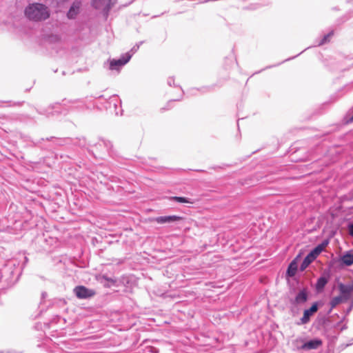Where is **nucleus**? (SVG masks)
<instances>
[{"mask_svg": "<svg viewBox=\"0 0 353 353\" xmlns=\"http://www.w3.org/2000/svg\"><path fill=\"white\" fill-rule=\"evenodd\" d=\"M351 121H353V117L351 118Z\"/></svg>", "mask_w": 353, "mask_h": 353, "instance_id": "4be33fe9", "label": "nucleus"}, {"mask_svg": "<svg viewBox=\"0 0 353 353\" xmlns=\"http://www.w3.org/2000/svg\"><path fill=\"white\" fill-rule=\"evenodd\" d=\"M172 200L177 201L179 203H192V202H190L188 201V199L185 197H181V196H173L171 198Z\"/></svg>", "mask_w": 353, "mask_h": 353, "instance_id": "dca6fc26", "label": "nucleus"}, {"mask_svg": "<svg viewBox=\"0 0 353 353\" xmlns=\"http://www.w3.org/2000/svg\"><path fill=\"white\" fill-rule=\"evenodd\" d=\"M348 233L350 236H353V222L347 225Z\"/></svg>", "mask_w": 353, "mask_h": 353, "instance_id": "aec40b11", "label": "nucleus"}, {"mask_svg": "<svg viewBox=\"0 0 353 353\" xmlns=\"http://www.w3.org/2000/svg\"><path fill=\"white\" fill-rule=\"evenodd\" d=\"M80 8V2H74L70 7L68 12V18L72 19L74 18L75 16L77 14Z\"/></svg>", "mask_w": 353, "mask_h": 353, "instance_id": "9d476101", "label": "nucleus"}, {"mask_svg": "<svg viewBox=\"0 0 353 353\" xmlns=\"http://www.w3.org/2000/svg\"><path fill=\"white\" fill-rule=\"evenodd\" d=\"M329 37H330V34H327V36L324 37L323 41L321 43V44H323V43H325Z\"/></svg>", "mask_w": 353, "mask_h": 353, "instance_id": "412c9836", "label": "nucleus"}, {"mask_svg": "<svg viewBox=\"0 0 353 353\" xmlns=\"http://www.w3.org/2000/svg\"><path fill=\"white\" fill-rule=\"evenodd\" d=\"M307 299V292L305 290H301L300 291L296 298H295V301L297 303H305Z\"/></svg>", "mask_w": 353, "mask_h": 353, "instance_id": "ddd939ff", "label": "nucleus"}, {"mask_svg": "<svg viewBox=\"0 0 353 353\" xmlns=\"http://www.w3.org/2000/svg\"><path fill=\"white\" fill-rule=\"evenodd\" d=\"M318 310V303H314L310 309L305 310L303 312V316L301 319V324H306L310 321V316L313 315Z\"/></svg>", "mask_w": 353, "mask_h": 353, "instance_id": "39448f33", "label": "nucleus"}, {"mask_svg": "<svg viewBox=\"0 0 353 353\" xmlns=\"http://www.w3.org/2000/svg\"><path fill=\"white\" fill-rule=\"evenodd\" d=\"M297 269H298L297 263L295 260H294L290 263V265L288 266V268L287 270V275L290 277L294 276L297 272Z\"/></svg>", "mask_w": 353, "mask_h": 353, "instance_id": "9b49d317", "label": "nucleus"}, {"mask_svg": "<svg viewBox=\"0 0 353 353\" xmlns=\"http://www.w3.org/2000/svg\"><path fill=\"white\" fill-rule=\"evenodd\" d=\"M326 244H321L316 246L314 250H312L314 252H316L318 255L323 250Z\"/></svg>", "mask_w": 353, "mask_h": 353, "instance_id": "f3484780", "label": "nucleus"}, {"mask_svg": "<svg viewBox=\"0 0 353 353\" xmlns=\"http://www.w3.org/2000/svg\"><path fill=\"white\" fill-rule=\"evenodd\" d=\"M111 0H92V4L96 9L108 12L110 8Z\"/></svg>", "mask_w": 353, "mask_h": 353, "instance_id": "423d86ee", "label": "nucleus"}, {"mask_svg": "<svg viewBox=\"0 0 353 353\" xmlns=\"http://www.w3.org/2000/svg\"><path fill=\"white\" fill-rule=\"evenodd\" d=\"M307 256L312 260L314 261L319 255L314 252L313 250H312L308 254Z\"/></svg>", "mask_w": 353, "mask_h": 353, "instance_id": "a211bd4d", "label": "nucleus"}, {"mask_svg": "<svg viewBox=\"0 0 353 353\" xmlns=\"http://www.w3.org/2000/svg\"><path fill=\"white\" fill-rule=\"evenodd\" d=\"M312 261H313L307 255L301 265V270H304Z\"/></svg>", "mask_w": 353, "mask_h": 353, "instance_id": "2eb2a0df", "label": "nucleus"}, {"mask_svg": "<svg viewBox=\"0 0 353 353\" xmlns=\"http://www.w3.org/2000/svg\"><path fill=\"white\" fill-rule=\"evenodd\" d=\"M328 282V279L325 276H321L317 280V282L316 283V289L318 292L322 291L326 284Z\"/></svg>", "mask_w": 353, "mask_h": 353, "instance_id": "f8f14e48", "label": "nucleus"}, {"mask_svg": "<svg viewBox=\"0 0 353 353\" xmlns=\"http://www.w3.org/2000/svg\"><path fill=\"white\" fill-rule=\"evenodd\" d=\"M322 345V341L320 339H313L310 340L306 343H304L301 349L303 350H315L319 347Z\"/></svg>", "mask_w": 353, "mask_h": 353, "instance_id": "0eeeda50", "label": "nucleus"}, {"mask_svg": "<svg viewBox=\"0 0 353 353\" xmlns=\"http://www.w3.org/2000/svg\"><path fill=\"white\" fill-rule=\"evenodd\" d=\"M74 293L77 298L81 299L90 298L95 294L94 290L88 289L83 285L77 286L74 289Z\"/></svg>", "mask_w": 353, "mask_h": 353, "instance_id": "f03ea898", "label": "nucleus"}, {"mask_svg": "<svg viewBox=\"0 0 353 353\" xmlns=\"http://www.w3.org/2000/svg\"><path fill=\"white\" fill-rule=\"evenodd\" d=\"M346 301V300H345L343 297H341V296H335L334 298H332L330 301V305H331V308L333 309L334 308L336 305H338L339 304H340L341 303H343V302H345Z\"/></svg>", "mask_w": 353, "mask_h": 353, "instance_id": "4468645a", "label": "nucleus"}, {"mask_svg": "<svg viewBox=\"0 0 353 353\" xmlns=\"http://www.w3.org/2000/svg\"><path fill=\"white\" fill-rule=\"evenodd\" d=\"M25 14L30 20L41 21L49 17V11L43 4L32 3L26 8Z\"/></svg>", "mask_w": 353, "mask_h": 353, "instance_id": "f257e3e1", "label": "nucleus"}, {"mask_svg": "<svg viewBox=\"0 0 353 353\" xmlns=\"http://www.w3.org/2000/svg\"><path fill=\"white\" fill-rule=\"evenodd\" d=\"M338 287L340 292L339 296L347 301L353 292V285L339 283Z\"/></svg>", "mask_w": 353, "mask_h": 353, "instance_id": "20e7f679", "label": "nucleus"}, {"mask_svg": "<svg viewBox=\"0 0 353 353\" xmlns=\"http://www.w3.org/2000/svg\"><path fill=\"white\" fill-rule=\"evenodd\" d=\"M181 219L180 216L176 215L172 216H159L155 218V221L158 223L163 224L165 223H171L179 221Z\"/></svg>", "mask_w": 353, "mask_h": 353, "instance_id": "6e6552de", "label": "nucleus"}, {"mask_svg": "<svg viewBox=\"0 0 353 353\" xmlns=\"http://www.w3.org/2000/svg\"><path fill=\"white\" fill-rule=\"evenodd\" d=\"M131 58V55L129 53L125 54L122 56L121 58L119 59H112L110 63V70H117L120 67L124 65L127 63Z\"/></svg>", "mask_w": 353, "mask_h": 353, "instance_id": "7ed1b4c3", "label": "nucleus"}, {"mask_svg": "<svg viewBox=\"0 0 353 353\" xmlns=\"http://www.w3.org/2000/svg\"><path fill=\"white\" fill-rule=\"evenodd\" d=\"M307 256L312 260L314 261L319 255L314 252L313 250H312L308 254Z\"/></svg>", "mask_w": 353, "mask_h": 353, "instance_id": "6ab92c4d", "label": "nucleus"}, {"mask_svg": "<svg viewBox=\"0 0 353 353\" xmlns=\"http://www.w3.org/2000/svg\"><path fill=\"white\" fill-rule=\"evenodd\" d=\"M340 262L346 266H350L353 264V253L350 251L345 252L339 259Z\"/></svg>", "mask_w": 353, "mask_h": 353, "instance_id": "1a4fd4ad", "label": "nucleus"}]
</instances>
